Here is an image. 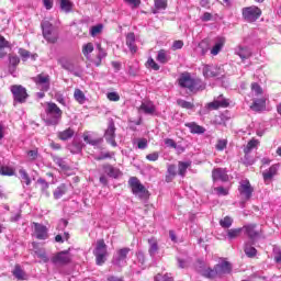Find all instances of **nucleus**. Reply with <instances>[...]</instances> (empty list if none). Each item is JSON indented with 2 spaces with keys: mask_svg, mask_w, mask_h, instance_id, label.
I'll return each mask as SVG.
<instances>
[{
  "mask_svg": "<svg viewBox=\"0 0 281 281\" xmlns=\"http://www.w3.org/2000/svg\"><path fill=\"white\" fill-rule=\"evenodd\" d=\"M171 58L172 57L170 56V53L166 49L158 50V54L156 56V60L160 63V65H166L170 63Z\"/></svg>",
  "mask_w": 281,
  "mask_h": 281,
  "instance_id": "6ab92c4d",
  "label": "nucleus"
},
{
  "mask_svg": "<svg viewBox=\"0 0 281 281\" xmlns=\"http://www.w3.org/2000/svg\"><path fill=\"white\" fill-rule=\"evenodd\" d=\"M234 223V220L232 217L226 216L223 220L220 221L221 227H224L225 229H229V226Z\"/></svg>",
  "mask_w": 281,
  "mask_h": 281,
  "instance_id": "de8ad7c7",
  "label": "nucleus"
},
{
  "mask_svg": "<svg viewBox=\"0 0 281 281\" xmlns=\"http://www.w3.org/2000/svg\"><path fill=\"white\" fill-rule=\"evenodd\" d=\"M202 276L204 278H221V276H225L227 273H232V265L227 261H223L221 263H217L214 269L205 268L201 270Z\"/></svg>",
  "mask_w": 281,
  "mask_h": 281,
  "instance_id": "7ed1b4c3",
  "label": "nucleus"
},
{
  "mask_svg": "<svg viewBox=\"0 0 281 281\" xmlns=\"http://www.w3.org/2000/svg\"><path fill=\"white\" fill-rule=\"evenodd\" d=\"M267 108V99L266 98H260V99H256L254 100L252 105L250 106V109H252V111H265V109Z\"/></svg>",
  "mask_w": 281,
  "mask_h": 281,
  "instance_id": "b1692460",
  "label": "nucleus"
},
{
  "mask_svg": "<svg viewBox=\"0 0 281 281\" xmlns=\"http://www.w3.org/2000/svg\"><path fill=\"white\" fill-rule=\"evenodd\" d=\"M238 190L241 199L245 201H249V199H251V194H254V187H251L249 180H241L239 182Z\"/></svg>",
  "mask_w": 281,
  "mask_h": 281,
  "instance_id": "9b49d317",
  "label": "nucleus"
},
{
  "mask_svg": "<svg viewBox=\"0 0 281 281\" xmlns=\"http://www.w3.org/2000/svg\"><path fill=\"white\" fill-rule=\"evenodd\" d=\"M34 227L36 238H38V240H45L47 238V227L38 223H35Z\"/></svg>",
  "mask_w": 281,
  "mask_h": 281,
  "instance_id": "412c9836",
  "label": "nucleus"
},
{
  "mask_svg": "<svg viewBox=\"0 0 281 281\" xmlns=\"http://www.w3.org/2000/svg\"><path fill=\"white\" fill-rule=\"evenodd\" d=\"M190 166V162H183V161H179L178 164V175H180V177H186V172H188V167Z\"/></svg>",
  "mask_w": 281,
  "mask_h": 281,
  "instance_id": "79ce46f5",
  "label": "nucleus"
},
{
  "mask_svg": "<svg viewBox=\"0 0 281 281\" xmlns=\"http://www.w3.org/2000/svg\"><path fill=\"white\" fill-rule=\"evenodd\" d=\"M63 120V110L54 102H47L45 105L44 122L47 126H56Z\"/></svg>",
  "mask_w": 281,
  "mask_h": 281,
  "instance_id": "f257e3e1",
  "label": "nucleus"
},
{
  "mask_svg": "<svg viewBox=\"0 0 281 281\" xmlns=\"http://www.w3.org/2000/svg\"><path fill=\"white\" fill-rule=\"evenodd\" d=\"M11 92L13 93L14 102L23 104L27 100V90L23 86H12Z\"/></svg>",
  "mask_w": 281,
  "mask_h": 281,
  "instance_id": "9d476101",
  "label": "nucleus"
},
{
  "mask_svg": "<svg viewBox=\"0 0 281 281\" xmlns=\"http://www.w3.org/2000/svg\"><path fill=\"white\" fill-rule=\"evenodd\" d=\"M168 176L166 177L167 183H170L175 177H177V167L175 165H169L167 169Z\"/></svg>",
  "mask_w": 281,
  "mask_h": 281,
  "instance_id": "c9c22d12",
  "label": "nucleus"
},
{
  "mask_svg": "<svg viewBox=\"0 0 281 281\" xmlns=\"http://www.w3.org/2000/svg\"><path fill=\"white\" fill-rule=\"evenodd\" d=\"M18 53L24 63L25 60H27V58H32V60H36V58H38V55L36 54L31 55L30 52L25 50L24 48H20Z\"/></svg>",
  "mask_w": 281,
  "mask_h": 281,
  "instance_id": "f704fd0d",
  "label": "nucleus"
},
{
  "mask_svg": "<svg viewBox=\"0 0 281 281\" xmlns=\"http://www.w3.org/2000/svg\"><path fill=\"white\" fill-rule=\"evenodd\" d=\"M74 98L78 104H85V102H87V95H85V92L78 88L75 89Z\"/></svg>",
  "mask_w": 281,
  "mask_h": 281,
  "instance_id": "2f4dec72",
  "label": "nucleus"
},
{
  "mask_svg": "<svg viewBox=\"0 0 281 281\" xmlns=\"http://www.w3.org/2000/svg\"><path fill=\"white\" fill-rule=\"evenodd\" d=\"M128 186L135 196H138L139 199H144V196H146V187H144L136 177H132L128 180Z\"/></svg>",
  "mask_w": 281,
  "mask_h": 281,
  "instance_id": "39448f33",
  "label": "nucleus"
},
{
  "mask_svg": "<svg viewBox=\"0 0 281 281\" xmlns=\"http://www.w3.org/2000/svg\"><path fill=\"white\" fill-rule=\"evenodd\" d=\"M214 190L218 194V196H227L229 194V191H227V189L223 187H217Z\"/></svg>",
  "mask_w": 281,
  "mask_h": 281,
  "instance_id": "e2e57ef3",
  "label": "nucleus"
},
{
  "mask_svg": "<svg viewBox=\"0 0 281 281\" xmlns=\"http://www.w3.org/2000/svg\"><path fill=\"white\" fill-rule=\"evenodd\" d=\"M104 137L111 146H117V143H115V123L113 121L109 122V126L105 131Z\"/></svg>",
  "mask_w": 281,
  "mask_h": 281,
  "instance_id": "2eb2a0df",
  "label": "nucleus"
},
{
  "mask_svg": "<svg viewBox=\"0 0 281 281\" xmlns=\"http://www.w3.org/2000/svg\"><path fill=\"white\" fill-rule=\"evenodd\" d=\"M246 236L251 240V243H255V240H258L262 236V229L258 228V225L256 224H248L243 227Z\"/></svg>",
  "mask_w": 281,
  "mask_h": 281,
  "instance_id": "1a4fd4ad",
  "label": "nucleus"
},
{
  "mask_svg": "<svg viewBox=\"0 0 281 281\" xmlns=\"http://www.w3.org/2000/svg\"><path fill=\"white\" fill-rule=\"evenodd\" d=\"M154 5L155 9L153 10V14H157L158 12H161V10L168 8V0H155Z\"/></svg>",
  "mask_w": 281,
  "mask_h": 281,
  "instance_id": "c756f323",
  "label": "nucleus"
},
{
  "mask_svg": "<svg viewBox=\"0 0 281 281\" xmlns=\"http://www.w3.org/2000/svg\"><path fill=\"white\" fill-rule=\"evenodd\" d=\"M103 169L105 175H108V177H112L113 179H117L119 177H122V171H120V169L111 165L103 166Z\"/></svg>",
  "mask_w": 281,
  "mask_h": 281,
  "instance_id": "4be33fe9",
  "label": "nucleus"
},
{
  "mask_svg": "<svg viewBox=\"0 0 281 281\" xmlns=\"http://www.w3.org/2000/svg\"><path fill=\"white\" fill-rule=\"evenodd\" d=\"M99 53H98V60H102L103 58H106V50L102 48V45L98 44L97 45Z\"/></svg>",
  "mask_w": 281,
  "mask_h": 281,
  "instance_id": "680f3d73",
  "label": "nucleus"
},
{
  "mask_svg": "<svg viewBox=\"0 0 281 281\" xmlns=\"http://www.w3.org/2000/svg\"><path fill=\"white\" fill-rule=\"evenodd\" d=\"M241 14L248 23H254V21H258L260 19V15L262 14V11L260 8L256 5L246 7L241 10Z\"/></svg>",
  "mask_w": 281,
  "mask_h": 281,
  "instance_id": "20e7f679",
  "label": "nucleus"
},
{
  "mask_svg": "<svg viewBox=\"0 0 281 281\" xmlns=\"http://www.w3.org/2000/svg\"><path fill=\"white\" fill-rule=\"evenodd\" d=\"M139 111H143L146 115H157V108L150 101L143 102L139 106Z\"/></svg>",
  "mask_w": 281,
  "mask_h": 281,
  "instance_id": "f3484780",
  "label": "nucleus"
},
{
  "mask_svg": "<svg viewBox=\"0 0 281 281\" xmlns=\"http://www.w3.org/2000/svg\"><path fill=\"white\" fill-rule=\"evenodd\" d=\"M93 52V43H88L82 47V54L86 58H89V54Z\"/></svg>",
  "mask_w": 281,
  "mask_h": 281,
  "instance_id": "8fccbe9b",
  "label": "nucleus"
},
{
  "mask_svg": "<svg viewBox=\"0 0 281 281\" xmlns=\"http://www.w3.org/2000/svg\"><path fill=\"white\" fill-rule=\"evenodd\" d=\"M276 175H278V165H272L268 170L263 171L262 173L265 183L269 186Z\"/></svg>",
  "mask_w": 281,
  "mask_h": 281,
  "instance_id": "a211bd4d",
  "label": "nucleus"
},
{
  "mask_svg": "<svg viewBox=\"0 0 281 281\" xmlns=\"http://www.w3.org/2000/svg\"><path fill=\"white\" fill-rule=\"evenodd\" d=\"M130 251L131 248H122L117 250L116 256H114L113 263L116 265V267H124Z\"/></svg>",
  "mask_w": 281,
  "mask_h": 281,
  "instance_id": "4468645a",
  "label": "nucleus"
},
{
  "mask_svg": "<svg viewBox=\"0 0 281 281\" xmlns=\"http://www.w3.org/2000/svg\"><path fill=\"white\" fill-rule=\"evenodd\" d=\"M10 47V43L5 41V37L0 35V58L5 56V48Z\"/></svg>",
  "mask_w": 281,
  "mask_h": 281,
  "instance_id": "4c0bfd02",
  "label": "nucleus"
},
{
  "mask_svg": "<svg viewBox=\"0 0 281 281\" xmlns=\"http://www.w3.org/2000/svg\"><path fill=\"white\" fill-rule=\"evenodd\" d=\"M102 24H98L95 26H92L90 30V34L91 36H98V34H100L102 32Z\"/></svg>",
  "mask_w": 281,
  "mask_h": 281,
  "instance_id": "6e6d98bb",
  "label": "nucleus"
},
{
  "mask_svg": "<svg viewBox=\"0 0 281 281\" xmlns=\"http://www.w3.org/2000/svg\"><path fill=\"white\" fill-rule=\"evenodd\" d=\"M235 54L241 58V60H247L251 56V50L248 47L239 46L236 48Z\"/></svg>",
  "mask_w": 281,
  "mask_h": 281,
  "instance_id": "cd10ccee",
  "label": "nucleus"
},
{
  "mask_svg": "<svg viewBox=\"0 0 281 281\" xmlns=\"http://www.w3.org/2000/svg\"><path fill=\"white\" fill-rule=\"evenodd\" d=\"M67 194V184H60L53 193L54 199H63Z\"/></svg>",
  "mask_w": 281,
  "mask_h": 281,
  "instance_id": "7c9ffc66",
  "label": "nucleus"
},
{
  "mask_svg": "<svg viewBox=\"0 0 281 281\" xmlns=\"http://www.w3.org/2000/svg\"><path fill=\"white\" fill-rule=\"evenodd\" d=\"M187 128L190 130L191 133L196 134V135H203L205 133V127L191 122V123H186Z\"/></svg>",
  "mask_w": 281,
  "mask_h": 281,
  "instance_id": "393cba45",
  "label": "nucleus"
},
{
  "mask_svg": "<svg viewBox=\"0 0 281 281\" xmlns=\"http://www.w3.org/2000/svg\"><path fill=\"white\" fill-rule=\"evenodd\" d=\"M83 147H85V144H82V142L75 140L69 146V150H70V153H72V155H78V153H82Z\"/></svg>",
  "mask_w": 281,
  "mask_h": 281,
  "instance_id": "72a5a7b5",
  "label": "nucleus"
},
{
  "mask_svg": "<svg viewBox=\"0 0 281 281\" xmlns=\"http://www.w3.org/2000/svg\"><path fill=\"white\" fill-rule=\"evenodd\" d=\"M178 82L183 89H188L192 93H196V91H203V89H205V85H203L201 80L192 78L189 72H182Z\"/></svg>",
  "mask_w": 281,
  "mask_h": 281,
  "instance_id": "f03ea898",
  "label": "nucleus"
},
{
  "mask_svg": "<svg viewBox=\"0 0 281 281\" xmlns=\"http://www.w3.org/2000/svg\"><path fill=\"white\" fill-rule=\"evenodd\" d=\"M33 80L38 89L49 91V75L40 74Z\"/></svg>",
  "mask_w": 281,
  "mask_h": 281,
  "instance_id": "ddd939ff",
  "label": "nucleus"
},
{
  "mask_svg": "<svg viewBox=\"0 0 281 281\" xmlns=\"http://www.w3.org/2000/svg\"><path fill=\"white\" fill-rule=\"evenodd\" d=\"M229 106V101L224 99L223 95L217 97L213 102L206 104V109L210 111H216L217 109H227Z\"/></svg>",
  "mask_w": 281,
  "mask_h": 281,
  "instance_id": "f8f14e48",
  "label": "nucleus"
},
{
  "mask_svg": "<svg viewBox=\"0 0 281 281\" xmlns=\"http://www.w3.org/2000/svg\"><path fill=\"white\" fill-rule=\"evenodd\" d=\"M137 148H139V150H145V148H148V140L146 138L138 139Z\"/></svg>",
  "mask_w": 281,
  "mask_h": 281,
  "instance_id": "4d7b16f0",
  "label": "nucleus"
},
{
  "mask_svg": "<svg viewBox=\"0 0 281 281\" xmlns=\"http://www.w3.org/2000/svg\"><path fill=\"white\" fill-rule=\"evenodd\" d=\"M147 67H149V69H154V71H159L160 69L159 64L155 63V59H153V57L148 58Z\"/></svg>",
  "mask_w": 281,
  "mask_h": 281,
  "instance_id": "603ef678",
  "label": "nucleus"
},
{
  "mask_svg": "<svg viewBox=\"0 0 281 281\" xmlns=\"http://www.w3.org/2000/svg\"><path fill=\"white\" fill-rule=\"evenodd\" d=\"M125 2L132 8H139L142 5V0H125Z\"/></svg>",
  "mask_w": 281,
  "mask_h": 281,
  "instance_id": "338daca9",
  "label": "nucleus"
},
{
  "mask_svg": "<svg viewBox=\"0 0 281 281\" xmlns=\"http://www.w3.org/2000/svg\"><path fill=\"white\" fill-rule=\"evenodd\" d=\"M60 3V9L64 12H71V8H74V4L69 0H58Z\"/></svg>",
  "mask_w": 281,
  "mask_h": 281,
  "instance_id": "37998d69",
  "label": "nucleus"
},
{
  "mask_svg": "<svg viewBox=\"0 0 281 281\" xmlns=\"http://www.w3.org/2000/svg\"><path fill=\"white\" fill-rule=\"evenodd\" d=\"M55 99L59 102V104H63V106H67V102L65 101V97L63 95V93L57 92L55 94Z\"/></svg>",
  "mask_w": 281,
  "mask_h": 281,
  "instance_id": "0e129e2a",
  "label": "nucleus"
},
{
  "mask_svg": "<svg viewBox=\"0 0 281 281\" xmlns=\"http://www.w3.org/2000/svg\"><path fill=\"white\" fill-rule=\"evenodd\" d=\"M183 48V41L177 40L172 43L171 49L173 52H177V49H182Z\"/></svg>",
  "mask_w": 281,
  "mask_h": 281,
  "instance_id": "052dcab7",
  "label": "nucleus"
},
{
  "mask_svg": "<svg viewBox=\"0 0 281 281\" xmlns=\"http://www.w3.org/2000/svg\"><path fill=\"white\" fill-rule=\"evenodd\" d=\"M154 281H173L172 280V277H170L169 274H161V273H158Z\"/></svg>",
  "mask_w": 281,
  "mask_h": 281,
  "instance_id": "864d4df0",
  "label": "nucleus"
},
{
  "mask_svg": "<svg viewBox=\"0 0 281 281\" xmlns=\"http://www.w3.org/2000/svg\"><path fill=\"white\" fill-rule=\"evenodd\" d=\"M146 159L148 161H157V159H159V153L155 151V153L148 154L146 156Z\"/></svg>",
  "mask_w": 281,
  "mask_h": 281,
  "instance_id": "69168bd1",
  "label": "nucleus"
},
{
  "mask_svg": "<svg viewBox=\"0 0 281 281\" xmlns=\"http://www.w3.org/2000/svg\"><path fill=\"white\" fill-rule=\"evenodd\" d=\"M148 245H149V249H148L149 256L151 258H155V256H157V254L159 251V245L157 244V239L149 238Z\"/></svg>",
  "mask_w": 281,
  "mask_h": 281,
  "instance_id": "bb28decb",
  "label": "nucleus"
},
{
  "mask_svg": "<svg viewBox=\"0 0 281 281\" xmlns=\"http://www.w3.org/2000/svg\"><path fill=\"white\" fill-rule=\"evenodd\" d=\"M177 102H178V105L181 106L182 109H188V110L194 109V104L189 101L179 99Z\"/></svg>",
  "mask_w": 281,
  "mask_h": 281,
  "instance_id": "3c124183",
  "label": "nucleus"
},
{
  "mask_svg": "<svg viewBox=\"0 0 281 281\" xmlns=\"http://www.w3.org/2000/svg\"><path fill=\"white\" fill-rule=\"evenodd\" d=\"M212 178L214 181H227V179H229L227 171L221 168L213 170Z\"/></svg>",
  "mask_w": 281,
  "mask_h": 281,
  "instance_id": "aec40b11",
  "label": "nucleus"
},
{
  "mask_svg": "<svg viewBox=\"0 0 281 281\" xmlns=\"http://www.w3.org/2000/svg\"><path fill=\"white\" fill-rule=\"evenodd\" d=\"M126 45L132 54H135V52H137V46L135 45V33H128L126 35Z\"/></svg>",
  "mask_w": 281,
  "mask_h": 281,
  "instance_id": "c85d7f7f",
  "label": "nucleus"
},
{
  "mask_svg": "<svg viewBox=\"0 0 281 281\" xmlns=\"http://www.w3.org/2000/svg\"><path fill=\"white\" fill-rule=\"evenodd\" d=\"M75 134H76V132L74 131V128L68 127V128L57 133V136L59 139H61V142H67V139H71V137H74Z\"/></svg>",
  "mask_w": 281,
  "mask_h": 281,
  "instance_id": "a878e982",
  "label": "nucleus"
},
{
  "mask_svg": "<svg viewBox=\"0 0 281 281\" xmlns=\"http://www.w3.org/2000/svg\"><path fill=\"white\" fill-rule=\"evenodd\" d=\"M243 234V228H231L227 231V238L228 240H234L235 238H238Z\"/></svg>",
  "mask_w": 281,
  "mask_h": 281,
  "instance_id": "e433bc0d",
  "label": "nucleus"
},
{
  "mask_svg": "<svg viewBox=\"0 0 281 281\" xmlns=\"http://www.w3.org/2000/svg\"><path fill=\"white\" fill-rule=\"evenodd\" d=\"M94 256L97 258V265L102 266L106 262V244L104 243V239H99L97 241Z\"/></svg>",
  "mask_w": 281,
  "mask_h": 281,
  "instance_id": "423d86ee",
  "label": "nucleus"
},
{
  "mask_svg": "<svg viewBox=\"0 0 281 281\" xmlns=\"http://www.w3.org/2000/svg\"><path fill=\"white\" fill-rule=\"evenodd\" d=\"M0 175H2V177H13L14 169L7 166H2L0 167Z\"/></svg>",
  "mask_w": 281,
  "mask_h": 281,
  "instance_id": "a18cd8bd",
  "label": "nucleus"
},
{
  "mask_svg": "<svg viewBox=\"0 0 281 281\" xmlns=\"http://www.w3.org/2000/svg\"><path fill=\"white\" fill-rule=\"evenodd\" d=\"M83 142H86V144H90V146H98V144H100L102 139L93 138L89 134H83Z\"/></svg>",
  "mask_w": 281,
  "mask_h": 281,
  "instance_id": "58836bf2",
  "label": "nucleus"
},
{
  "mask_svg": "<svg viewBox=\"0 0 281 281\" xmlns=\"http://www.w3.org/2000/svg\"><path fill=\"white\" fill-rule=\"evenodd\" d=\"M59 65H61L63 69H66L67 71H71L74 69V66L71 65V61L67 59V57H61L58 59Z\"/></svg>",
  "mask_w": 281,
  "mask_h": 281,
  "instance_id": "ea45409f",
  "label": "nucleus"
},
{
  "mask_svg": "<svg viewBox=\"0 0 281 281\" xmlns=\"http://www.w3.org/2000/svg\"><path fill=\"white\" fill-rule=\"evenodd\" d=\"M244 251L248 258H256V255L258 254L256 247L251 246L249 243L245 244Z\"/></svg>",
  "mask_w": 281,
  "mask_h": 281,
  "instance_id": "473e14b6",
  "label": "nucleus"
},
{
  "mask_svg": "<svg viewBox=\"0 0 281 281\" xmlns=\"http://www.w3.org/2000/svg\"><path fill=\"white\" fill-rule=\"evenodd\" d=\"M27 157L30 161H35L38 158V149H33L27 151Z\"/></svg>",
  "mask_w": 281,
  "mask_h": 281,
  "instance_id": "bf43d9fd",
  "label": "nucleus"
},
{
  "mask_svg": "<svg viewBox=\"0 0 281 281\" xmlns=\"http://www.w3.org/2000/svg\"><path fill=\"white\" fill-rule=\"evenodd\" d=\"M20 179L26 183V186H30L32 183V179H30V175H27V171L25 169L21 168L19 170Z\"/></svg>",
  "mask_w": 281,
  "mask_h": 281,
  "instance_id": "c03bdc74",
  "label": "nucleus"
},
{
  "mask_svg": "<svg viewBox=\"0 0 281 281\" xmlns=\"http://www.w3.org/2000/svg\"><path fill=\"white\" fill-rule=\"evenodd\" d=\"M251 93L252 95L255 97H259V95H262V88L260 87V85L258 83H252L251 85Z\"/></svg>",
  "mask_w": 281,
  "mask_h": 281,
  "instance_id": "09e8293b",
  "label": "nucleus"
},
{
  "mask_svg": "<svg viewBox=\"0 0 281 281\" xmlns=\"http://www.w3.org/2000/svg\"><path fill=\"white\" fill-rule=\"evenodd\" d=\"M204 78H223L225 70L214 65H205L202 69Z\"/></svg>",
  "mask_w": 281,
  "mask_h": 281,
  "instance_id": "0eeeda50",
  "label": "nucleus"
},
{
  "mask_svg": "<svg viewBox=\"0 0 281 281\" xmlns=\"http://www.w3.org/2000/svg\"><path fill=\"white\" fill-rule=\"evenodd\" d=\"M216 150H225L227 148V139H220L215 146Z\"/></svg>",
  "mask_w": 281,
  "mask_h": 281,
  "instance_id": "13d9d810",
  "label": "nucleus"
},
{
  "mask_svg": "<svg viewBox=\"0 0 281 281\" xmlns=\"http://www.w3.org/2000/svg\"><path fill=\"white\" fill-rule=\"evenodd\" d=\"M14 278L18 280H25V271L21 269V266H15L14 270L12 271Z\"/></svg>",
  "mask_w": 281,
  "mask_h": 281,
  "instance_id": "a19ab883",
  "label": "nucleus"
},
{
  "mask_svg": "<svg viewBox=\"0 0 281 281\" xmlns=\"http://www.w3.org/2000/svg\"><path fill=\"white\" fill-rule=\"evenodd\" d=\"M258 139H251L250 142H248V144L246 145L244 153L246 155H249V153H251L252 148H256L258 146Z\"/></svg>",
  "mask_w": 281,
  "mask_h": 281,
  "instance_id": "49530a36",
  "label": "nucleus"
},
{
  "mask_svg": "<svg viewBox=\"0 0 281 281\" xmlns=\"http://www.w3.org/2000/svg\"><path fill=\"white\" fill-rule=\"evenodd\" d=\"M43 36L48 43H56L58 37L54 34V25L49 21L44 20L42 22Z\"/></svg>",
  "mask_w": 281,
  "mask_h": 281,
  "instance_id": "6e6552de",
  "label": "nucleus"
},
{
  "mask_svg": "<svg viewBox=\"0 0 281 281\" xmlns=\"http://www.w3.org/2000/svg\"><path fill=\"white\" fill-rule=\"evenodd\" d=\"M52 262L54 265H69L71 262V255L68 251H61L53 257Z\"/></svg>",
  "mask_w": 281,
  "mask_h": 281,
  "instance_id": "dca6fc26",
  "label": "nucleus"
},
{
  "mask_svg": "<svg viewBox=\"0 0 281 281\" xmlns=\"http://www.w3.org/2000/svg\"><path fill=\"white\" fill-rule=\"evenodd\" d=\"M106 98L110 102H120V94L117 92H109Z\"/></svg>",
  "mask_w": 281,
  "mask_h": 281,
  "instance_id": "5fc2aeb1",
  "label": "nucleus"
},
{
  "mask_svg": "<svg viewBox=\"0 0 281 281\" xmlns=\"http://www.w3.org/2000/svg\"><path fill=\"white\" fill-rule=\"evenodd\" d=\"M136 258H137V261L142 266H144V262H146V257L144 256V252H142V251L136 252Z\"/></svg>",
  "mask_w": 281,
  "mask_h": 281,
  "instance_id": "774afa93",
  "label": "nucleus"
},
{
  "mask_svg": "<svg viewBox=\"0 0 281 281\" xmlns=\"http://www.w3.org/2000/svg\"><path fill=\"white\" fill-rule=\"evenodd\" d=\"M225 46V37H217L214 46L211 49L212 56H218L221 54V49Z\"/></svg>",
  "mask_w": 281,
  "mask_h": 281,
  "instance_id": "5701e85b",
  "label": "nucleus"
}]
</instances>
